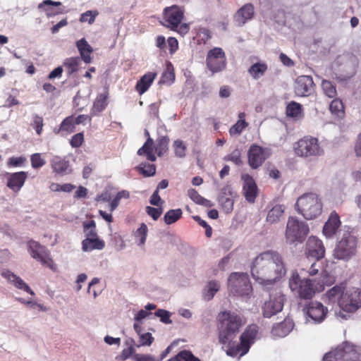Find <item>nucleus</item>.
Wrapping results in <instances>:
<instances>
[{
    "mask_svg": "<svg viewBox=\"0 0 361 361\" xmlns=\"http://www.w3.org/2000/svg\"><path fill=\"white\" fill-rule=\"evenodd\" d=\"M286 269L282 256L276 251L260 253L252 261L251 274L255 281L269 288L284 276Z\"/></svg>",
    "mask_w": 361,
    "mask_h": 361,
    "instance_id": "nucleus-1",
    "label": "nucleus"
},
{
    "mask_svg": "<svg viewBox=\"0 0 361 361\" xmlns=\"http://www.w3.org/2000/svg\"><path fill=\"white\" fill-rule=\"evenodd\" d=\"M324 302L346 312H354L361 307V289L351 288L345 290L343 283L336 285L326 291Z\"/></svg>",
    "mask_w": 361,
    "mask_h": 361,
    "instance_id": "nucleus-2",
    "label": "nucleus"
},
{
    "mask_svg": "<svg viewBox=\"0 0 361 361\" xmlns=\"http://www.w3.org/2000/svg\"><path fill=\"white\" fill-rule=\"evenodd\" d=\"M184 12L183 8L177 5L166 7L163 11L161 24L182 35H185L188 32L190 27L186 23H182Z\"/></svg>",
    "mask_w": 361,
    "mask_h": 361,
    "instance_id": "nucleus-3",
    "label": "nucleus"
},
{
    "mask_svg": "<svg viewBox=\"0 0 361 361\" xmlns=\"http://www.w3.org/2000/svg\"><path fill=\"white\" fill-rule=\"evenodd\" d=\"M298 213L307 220L318 217L322 212V202L319 196L313 192L300 197L295 204Z\"/></svg>",
    "mask_w": 361,
    "mask_h": 361,
    "instance_id": "nucleus-4",
    "label": "nucleus"
},
{
    "mask_svg": "<svg viewBox=\"0 0 361 361\" xmlns=\"http://www.w3.org/2000/svg\"><path fill=\"white\" fill-rule=\"evenodd\" d=\"M228 288L233 295L249 298L252 293L249 275L245 272L231 273L228 279Z\"/></svg>",
    "mask_w": 361,
    "mask_h": 361,
    "instance_id": "nucleus-5",
    "label": "nucleus"
},
{
    "mask_svg": "<svg viewBox=\"0 0 361 361\" xmlns=\"http://www.w3.org/2000/svg\"><path fill=\"white\" fill-rule=\"evenodd\" d=\"M288 285L291 291L298 294L301 299L310 300L315 294L313 281L307 278L301 279L297 271L292 273Z\"/></svg>",
    "mask_w": 361,
    "mask_h": 361,
    "instance_id": "nucleus-6",
    "label": "nucleus"
},
{
    "mask_svg": "<svg viewBox=\"0 0 361 361\" xmlns=\"http://www.w3.org/2000/svg\"><path fill=\"white\" fill-rule=\"evenodd\" d=\"M259 327L256 324L248 326L240 336V342L231 346L227 350V355L232 357H240L246 354L254 343L258 334Z\"/></svg>",
    "mask_w": 361,
    "mask_h": 361,
    "instance_id": "nucleus-7",
    "label": "nucleus"
},
{
    "mask_svg": "<svg viewBox=\"0 0 361 361\" xmlns=\"http://www.w3.org/2000/svg\"><path fill=\"white\" fill-rule=\"evenodd\" d=\"M309 233L308 225L295 217H290L286 230V239L290 244L302 243Z\"/></svg>",
    "mask_w": 361,
    "mask_h": 361,
    "instance_id": "nucleus-8",
    "label": "nucleus"
},
{
    "mask_svg": "<svg viewBox=\"0 0 361 361\" xmlns=\"http://www.w3.org/2000/svg\"><path fill=\"white\" fill-rule=\"evenodd\" d=\"M357 239L350 233L345 232L338 242L334 256L338 259L348 260L356 253Z\"/></svg>",
    "mask_w": 361,
    "mask_h": 361,
    "instance_id": "nucleus-9",
    "label": "nucleus"
},
{
    "mask_svg": "<svg viewBox=\"0 0 361 361\" xmlns=\"http://www.w3.org/2000/svg\"><path fill=\"white\" fill-rule=\"evenodd\" d=\"M324 361H361V348L346 345L326 353Z\"/></svg>",
    "mask_w": 361,
    "mask_h": 361,
    "instance_id": "nucleus-10",
    "label": "nucleus"
},
{
    "mask_svg": "<svg viewBox=\"0 0 361 361\" xmlns=\"http://www.w3.org/2000/svg\"><path fill=\"white\" fill-rule=\"evenodd\" d=\"M294 149L298 156L303 157L318 156L322 153L317 139L314 137H305L300 140L295 144Z\"/></svg>",
    "mask_w": 361,
    "mask_h": 361,
    "instance_id": "nucleus-11",
    "label": "nucleus"
},
{
    "mask_svg": "<svg viewBox=\"0 0 361 361\" xmlns=\"http://www.w3.org/2000/svg\"><path fill=\"white\" fill-rule=\"evenodd\" d=\"M28 248L34 259L52 270L56 269V264L44 246L40 245L37 241L30 240L28 241Z\"/></svg>",
    "mask_w": 361,
    "mask_h": 361,
    "instance_id": "nucleus-12",
    "label": "nucleus"
},
{
    "mask_svg": "<svg viewBox=\"0 0 361 361\" xmlns=\"http://www.w3.org/2000/svg\"><path fill=\"white\" fill-rule=\"evenodd\" d=\"M285 296L280 291H276L270 295L269 299L265 301L262 310L263 315L269 318L283 310Z\"/></svg>",
    "mask_w": 361,
    "mask_h": 361,
    "instance_id": "nucleus-13",
    "label": "nucleus"
},
{
    "mask_svg": "<svg viewBox=\"0 0 361 361\" xmlns=\"http://www.w3.org/2000/svg\"><path fill=\"white\" fill-rule=\"evenodd\" d=\"M302 311L306 316L307 321L312 320L313 323L322 322L327 314V308L317 301L310 302L305 305Z\"/></svg>",
    "mask_w": 361,
    "mask_h": 361,
    "instance_id": "nucleus-14",
    "label": "nucleus"
},
{
    "mask_svg": "<svg viewBox=\"0 0 361 361\" xmlns=\"http://www.w3.org/2000/svg\"><path fill=\"white\" fill-rule=\"evenodd\" d=\"M225 53L221 48L215 47L209 51L207 66L213 73L221 71L224 68Z\"/></svg>",
    "mask_w": 361,
    "mask_h": 361,
    "instance_id": "nucleus-15",
    "label": "nucleus"
},
{
    "mask_svg": "<svg viewBox=\"0 0 361 361\" xmlns=\"http://www.w3.org/2000/svg\"><path fill=\"white\" fill-rule=\"evenodd\" d=\"M305 254L309 259L317 261L322 259L325 255V248L322 240L310 236L306 243Z\"/></svg>",
    "mask_w": 361,
    "mask_h": 361,
    "instance_id": "nucleus-16",
    "label": "nucleus"
},
{
    "mask_svg": "<svg viewBox=\"0 0 361 361\" xmlns=\"http://www.w3.org/2000/svg\"><path fill=\"white\" fill-rule=\"evenodd\" d=\"M314 83L309 75H300L297 78L295 83V92L300 97H307L314 92Z\"/></svg>",
    "mask_w": 361,
    "mask_h": 361,
    "instance_id": "nucleus-17",
    "label": "nucleus"
},
{
    "mask_svg": "<svg viewBox=\"0 0 361 361\" xmlns=\"http://www.w3.org/2000/svg\"><path fill=\"white\" fill-rule=\"evenodd\" d=\"M267 159L265 150L257 145H252L248 151V162L252 169H257Z\"/></svg>",
    "mask_w": 361,
    "mask_h": 361,
    "instance_id": "nucleus-18",
    "label": "nucleus"
},
{
    "mask_svg": "<svg viewBox=\"0 0 361 361\" xmlns=\"http://www.w3.org/2000/svg\"><path fill=\"white\" fill-rule=\"evenodd\" d=\"M6 186L15 192L20 191L27 178V173L19 171L7 173Z\"/></svg>",
    "mask_w": 361,
    "mask_h": 361,
    "instance_id": "nucleus-19",
    "label": "nucleus"
},
{
    "mask_svg": "<svg viewBox=\"0 0 361 361\" xmlns=\"http://www.w3.org/2000/svg\"><path fill=\"white\" fill-rule=\"evenodd\" d=\"M245 323L243 317L239 312H227V336L238 333Z\"/></svg>",
    "mask_w": 361,
    "mask_h": 361,
    "instance_id": "nucleus-20",
    "label": "nucleus"
},
{
    "mask_svg": "<svg viewBox=\"0 0 361 361\" xmlns=\"http://www.w3.org/2000/svg\"><path fill=\"white\" fill-rule=\"evenodd\" d=\"M254 17V6L252 4H247L241 7L234 16V23L236 26L241 27L247 20Z\"/></svg>",
    "mask_w": 361,
    "mask_h": 361,
    "instance_id": "nucleus-21",
    "label": "nucleus"
},
{
    "mask_svg": "<svg viewBox=\"0 0 361 361\" xmlns=\"http://www.w3.org/2000/svg\"><path fill=\"white\" fill-rule=\"evenodd\" d=\"M243 191L245 199L250 202H254L257 193V187L253 178L248 174L243 176Z\"/></svg>",
    "mask_w": 361,
    "mask_h": 361,
    "instance_id": "nucleus-22",
    "label": "nucleus"
},
{
    "mask_svg": "<svg viewBox=\"0 0 361 361\" xmlns=\"http://www.w3.org/2000/svg\"><path fill=\"white\" fill-rule=\"evenodd\" d=\"M341 226V221L338 214L333 211L325 223L323 228V233L326 238H331Z\"/></svg>",
    "mask_w": 361,
    "mask_h": 361,
    "instance_id": "nucleus-23",
    "label": "nucleus"
},
{
    "mask_svg": "<svg viewBox=\"0 0 361 361\" xmlns=\"http://www.w3.org/2000/svg\"><path fill=\"white\" fill-rule=\"evenodd\" d=\"M109 92L105 90L104 92L99 93L93 102L91 109L92 116H98L103 111L108 105Z\"/></svg>",
    "mask_w": 361,
    "mask_h": 361,
    "instance_id": "nucleus-24",
    "label": "nucleus"
},
{
    "mask_svg": "<svg viewBox=\"0 0 361 361\" xmlns=\"http://www.w3.org/2000/svg\"><path fill=\"white\" fill-rule=\"evenodd\" d=\"M156 77L157 73L153 72H148L141 77L135 85V90L140 95L143 94L148 90Z\"/></svg>",
    "mask_w": 361,
    "mask_h": 361,
    "instance_id": "nucleus-25",
    "label": "nucleus"
},
{
    "mask_svg": "<svg viewBox=\"0 0 361 361\" xmlns=\"http://www.w3.org/2000/svg\"><path fill=\"white\" fill-rule=\"evenodd\" d=\"M1 276L13 283L18 289L23 290L30 295H34L33 290L26 284L21 278L7 270L1 273Z\"/></svg>",
    "mask_w": 361,
    "mask_h": 361,
    "instance_id": "nucleus-26",
    "label": "nucleus"
},
{
    "mask_svg": "<svg viewBox=\"0 0 361 361\" xmlns=\"http://www.w3.org/2000/svg\"><path fill=\"white\" fill-rule=\"evenodd\" d=\"M76 47L80 52L81 59L85 63L92 61L91 54L93 51L92 47L88 44L85 38L76 42Z\"/></svg>",
    "mask_w": 361,
    "mask_h": 361,
    "instance_id": "nucleus-27",
    "label": "nucleus"
},
{
    "mask_svg": "<svg viewBox=\"0 0 361 361\" xmlns=\"http://www.w3.org/2000/svg\"><path fill=\"white\" fill-rule=\"evenodd\" d=\"M104 246V241L99 238H86L82 241V249L85 252L102 250Z\"/></svg>",
    "mask_w": 361,
    "mask_h": 361,
    "instance_id": "nucleus-28",
    "label": "nucleus"
},
{
    "mask_svg": "<svg viewBox=\"0 0 361 361\" xmlns=\"http://www.w3.org/2000/svg\"><path fill=\"white\" fill-rule=\"evenodd\" d=\"M137 154L140 156L145 155L150 161H155L157 158L154 153V140L148 137L142 147L137 150Z\"/></svg>",
    "mask_w": 361,
    "mask_h": 361,
    "instance_id": "nucleus-29",
    "label": "nucleus"
},
{
    "mask_svg": "<svg viewBox=\"0 0 361 361\" xmlns=\"http://www.w3.org/2000/svg\"><path fill=\"white\" fill-rule=\"evenodd\" d=\"M75 130V124L74 121V115L66 117L60 124L59 129H54V133L59 134L61 133L71 134Z\"/></svg>",
    "mask_w": 361,
    "mask_h": 361,
    "instance_id": "nucleus-30",
    "label": "nucleus"
},
{
    "mask_svg": "<svg viewBox=\"0 0 361 361\" xmlns=\"http://www.w3.org/2000/svg\"><path fill=\"white\" fill-rule=\"evenodd\" d=\"M226 311H221L216 320L218 338L220 343H226Z\"/></svg>",
    "mask_w": 361,
    "mask_h": 361,
    "instance_id": "nucleus-31",
    "label": "nucleus"
},
{
    "mask_svg": "<svg viewBox=\"0 0 361 361\" xmlns=\"http://www.w3.org/2000/svg\"><path fill=\"white\" fill-rule=\"evenodd\" d=\"M284 208L282 205H276L273 207L269 212L267 216V221L271 224H276L280 221L283 216Z\"/></svg>",
    "mask_w": 361,
    "mask_h": 361,
    "instance_id": "nucleus-32",
    "label": "nucleus"
},
{
    "mask_svg": "<svg viewBox=\"0 0 361 361\" xmlns=\"http://www.w3.org/2000/svg\"><path fill=\"white\" fill-rule=\"evenodd\" d=\"M80 62V57H70L64 61L63 66L68 76L78 71Z\"/></svg>",
    "mask_w": 361,
    "mask_h": 361,
    "instance_id": "nucleus-33",
    "label": "nucleus"
},
{
    "mask_svg": "<svg viewBox=\"0 0 361 361\" xmlns=\"http://www.w3.org/2000/svg\"><path fill=\"white\" fill-rule=\"evenodd\" d=\"M286 114L289 117L300 119L302 117V105L295 102H291L286 107Z\"/></svg>",
    "mask_w": 361,
    "mask_h": 361,
    "instance_id": "nucleus-34",
    "label": "nucleus"
},
{
    "mask_svg": "<svg viewBox=\"0 0 361 361\" xmlns=\"http://www.w3.org/2000/svg\"><path fill=\"white\" fill-rule=\"evenodd\" d=\"M183 215L181 209H170L166 212L164 221L166 224L171 225L178 221Z\"/></svg>",
    "mask_w": 361,
    "mask_h": 361,
    "instance_id": "nucleus-35",
    "label": "nucleus"
},
{
    "mask_svg": "<svg viewBox=\"0 0 361 361\" xmlns=\"http://www.w3.org/2000/svg\"><path fill=\"white\" fill-rule=\"evenodd\" d=\"M169 140L168 136H161L157 138L154 148L159 157L164 155L168 151Z\"/></svg>",
    "mask_w": 361,
    "mask_h": 361,
    "instance_id": "nucleus-36",
    "label": "nucleus"
},
{
    "mask_svg": "<svg viewBox=\"0 0 361 361\" xmlns=\"http://www.w3.org/2000/svg\"><path fill=\"white\" fill-rule=\"evenodd\" d=\"M219 288L220 285L217 281H209L204 290V298L207 300H212L214 298L215 293L219 290Z\"/></svg>",
    "mask_w": 361,
    "mask_h": 361,
    "instance_id": "nucleus-37",
    "label": "nucleus"
},
{
    "mask_svg": "<svg viewBox=\"0 0 361 361\" xmlns=\"http://www.w3.org/2000/svg\"><path fill=\"white\" fill-rule=\"evenodd\" d=\"M244 116V113L239 114L240 119L229 130V133L231 135H239L243 131V130L247 127V123L245 122L244 119H243Z\"/></svg>",
    "mask_w": 361,
    "mask_h": 361,
    "instance_id": "nucleus-38",
    "label": "nucleus"
},
{
    "mask_svg": "<svg viewBox=\"0 0 361 361\" xmlns=\"http://www.w3.org/2000/svg\"><path fill=\"white\" fill-rule=\"evenodd\" d=\"M267 69V66L265 63H256L249 68L248 73L253 78L258 79L264 74Z\"/></svg>",
    "mask_w": 361,
    "mask_h": 361,
    "instance_id": "nucleus-39",
    "label": "nucleus"
},
{
    "mask_svg": "<svg viewBox=\"0 0 361 361\" xmlns=\"http://www.w3.org/2000/svg\"><path fill=\"white\" fill-rule=\"evenodd\" d=\"M168 361H201L196 357L191 352L183 350L178 353L175 357H171Z\"/></svg>",
    "mask_w": 361,
    "mask_h": 361,
    "instance_id": "nucleus-40",
    "label": "nucleus"
},
{
    "mask_svg": "<svg viewBox=\"0 0 361 361\" xmlns=\"http://www.w3.org/2000/svg\"><path fill=\"white\" fill-rule=\"evenodd\" d=\"M329 110L338 117H343L344 115V106L341 100L338 99H335L331 102Z\"/></svg>",
    "mask_w": 361,
    "mask_h": 361,
    "instance_id": "nucleus-41",
    "label": "nucleus"
},
{
    "mask_svg": "<svg viewBox=\"0 0 361 361\" xmlns=\"http://www.w3.org/2000/svg\"><path fill=\"white\" fill-rule=\"evenodd\" d=\"M148 228L145 223H142L140 226L135 232V237L137 240L138 245H143L145 243Z\"/></svg>",
    "mask_w": 361,
    "mask_h": 361,
    "instance_id": "nucleus-42",
    "label": "nucleus"
},
{
    "mask_svg": "<svg viewBox=\"0 0 361 361\" xmlns=\"http://www.w3.org/2000/svg\"><path fill=\"white\" fill-rule=\"evenodd\" d=\"M137 170L144 176L149 177L152 176L156 173V166L153 164L141 163L137 166Z\"/></svg>",
    "mask_w": 361,
    "mask_h": 361,
    "instance_id": "nucleus-43",
    "label": "nucleus"
},
{
    "mask_svg": "<svg viewBox=\"0 0 361 361\" xmlns=\"http://www.w3.org/2000/svg\"><path fill=\"white\" fill-rule=\"evenodd\" d=\"M84 231L86 234V238H98L96 231V224L94 221L90 220L83 223Z\"/></svg>",
    "mask_w": 361,
    "mask_h": 361,
    "instance_id": "nucleus-44",
    "label": "nucleus"
},
{
    "mask_svg": "<svg viewBox=\"0 0 361 361\" xmlns=\"http://www.w3.org/2000/svg\"><path fill=\"white\" fill-rule=\"evenodd\" d=\"M173 147L176 157L180 158L185 157L187 147L181 140H176L173 143Z\"/></svg>",
    "mask_w": 361,
    "mask_h": 361,
    "instance_id": "nucleus-45",
    "label": "nucleus"
},
{
    "mask_svg": "<svg viewBox=\"0 0 361 361\" xmlns=\"http://www.w3.org/2000/svg\"><path fill=\"white\" fill-rule=\"evenodd\" d=\"M51 166L54 172L62 173L67 170L68 167V163L65 160L56 158L53 160Z\"/></svg>",
    "mask_w": 361,
    "mask_h": 361,
    "instance_id": "nucleus-46",
    "label": "nucleus"
},
{
    "mask_svg": "<svg viewBox=\"0 0 361 361\" xmlns=\"http://www.w3.org/2000/svg\"><path fill=\"white\" fill-rule=\"evenodd\" d=\"M322 87L324 93L329 98H334L336 96V87L330 81L324 80L322 82Z\"/></svg>",
    "mask_w": 361,
    "mask_h": 361,
    "instance_id": "nucleus-47",
    "label": "nucleus"
},
{
    "mask_svg": "<svg viewBox=\"0 0 361 361\" xmlns=\"http://www.w3.org/2000/svg\"><path fill=\"white\" fill-rule=\"evenodd\" d=\"M211 37L210 30L205 27H200L196 35L197 41L199 44H205Z\"/></svg>",
    "mask_w": 361,
    "mask_h": 361,
    "instance_id": "nucleus-48",
    "label": "nucleus"
},
{
    "mask_svg": "<svg viewBox=\"0 0 361 361\" xmlns=\"http://www.w3.org/2000/svg\"><path fill=\"white\" fill-rule=\"evenodd\" d=\"M31 166L35 169H38L46 164V160L42 157L41 154L35 153L30 156Z\"/></svg>",
    "mask_w": 361,
    "mask_h": 361,
    "instance_id": "nucleus-49",
    "label": "nucleus"
},
{
    "mask_svg": "<svg viewBox=\"0 0 361 361\" xmlns=\"http://www.w3.org/2000/svg\"><path fill=\"white\" fill-rule=\"evenodd\" d=\"M31 126L35 129L38 135H40L43 130L44 121L43 118L37 114L32 116Z\"/></svg>",
    "mask_w": 361,
    "mask_h": 361,
    "instance_id": "nucleus-50",
    "label": "nucleus"
},
{
    "mask_svg": "<svg viewBox=\"0 0 361 361\" xmlns=\"http://www.w3.org/2000/svg\"><path fill=\"white\" fill-rule=\"evenodd\" d=\"M98 15L97 11H87L81 14L80 21L82 23L87 22L89 24H92L94 22L96 16Z\"/></svg>",
    "mask_w": 361,
    "mask_h": 361,
    "instance_id": "nucleus-51",
    "label": "nucleus"
},
{
    "mask_svg": "<svg viewBox=\"0 0 361 361\" xmlns=\"http://www.w3.org/2000/svg\"><path fill=\"white\" fill-rule=\"evenodd\" d=\"M147 214L150 216L153 220L157 221L162 214L163 209L161 207L155 208L147 206L145 208Z\"/></svg>",
    "mask_w": 361,
    "mask_h": 361,
    "instance_id": "nucleus-52",
    "label": "nucleus"
},
{
    "mask_svg": "<svg viewBox=\"0 0 361 361\" xmlns=\"http://www.w3.org/2000/svg\"><path fill=\"white\" fill-rule=\"evenodd\" d=\"M84 142L83 133H78L75 134L71 139L70 144L72 147H80Z\"/></svg>",
    "mask_w": 361,
    "mask_h": 361,
    "instance_id": "nucleus-53",
    "label": "nucleus"
},
{
    "mask_svg": "<svg viewBox=\"0 0 361 361\" xmlns=\"http://www.w3.org/2000/svg\"><path fill=\"white\" fill-rule=\"evenodd\" d=\"M155 315L160 318L161 322L164 324H171L172 321L170 319V313L169 312L159 309L155 312Z\"/></svg>",
    "mask_w": 361,
    "mask_h": 361,
    "instance_id": "nucleus-54",
    "label": "nucleus"
},
{
    "mask_svg": "<svg viewBox=\"0 0 361 361\" xmlns=\"http://www.w3.org/2000/svg\"><path fill=\"white\" fill-rule=\"evenodd\" d=\"M140 345H150L154 342V337L150 333H145L139 334Z\"/></svg>",
    "mask_w": 361,
    "mask_h": 361,
    "instance_id": "nucleus-55",
    "label": "nucleus"
},
{
    "mask_svg": "<svg viewBox=\"0 0 361 361\" xmlns=\"http://www.w3.org/2000/svg\"><path fill=\"white\" fill-rule=\"evenodd\" d=\"M26 161V159L24 157H11L7 162V164L8 166H22L25 161Z\"/></svg>",
    "mask_w": 361,
    "mask_h": 361,
    "instance_id": "nucleus-56",
    "label": "nucleus"
},
{
    "mask_svg": "<svg viewBox=\"0 0 361 361\" xmlns=\"http://www.w3.org/2000/svg\"><path fill=\"white\" fill-rule=\"evenodd\" d=\"M134 361H159L154 355L136 353L133 355Z\"/></svg>",
    "mask_w": 361,
    "mask_h": 361,
    "instance_id": "nucleus-57",
    "label": "nucleus"
},
{
    "mask_svg": "<svg viewBox=\"0 0 361 361\" xmlns=\"http://www.w3.org/2000/svg\"><path fill=\"white\" fill-rule=\"evenodd\" d=\"M93 116L90 115H85V114H80L78 115L77 117L74 116V121L75 125H85L87 122L90 123L92 121V117Z\"/></svg>",
    "mask_w": 361,
    "mask_h": 361,
    "instance_id": "nucleus-58",
    "label": "nucleus"
},
{
    "mask_svg": "<svg viewBox=\"0 0 361 361\" xmlns=\"http://www.w3.org/2000/svg\"><path fill=\"white\" fill-rule=\"evenodd\" d=\"M99 283V279L98 278H94L91 281V282L89 283V286H88V289H87V293L89 294H92L93 297L94 298L98 295V294L99 293V291L96 290L94 288V286L97 285Z\"/></svg>",
    "mask_w": 361,
    "mask_h": 361,
    "instance_id": "nucleus-59",
    "label": "nucleus"
},
{
    "mask_svg": "<svg viewBox=\"0 0 361 361\" xmlns=\"http://www.w3.org/2000/svg\"><path fill=\"white\" fill-rule=\"evenodd\" d=\"M227 159L233 161L236 165H239L241 164L240 159V151L238 149H235L230 155Z\"/></svg>",
    "mask_w": 361,
    "mask_h": 361,
    "instance_id": "nucleus-60",
    "label": "nucleus"
},
{
    "mask_svg": "<svg viewBox=\"0 0 361 361\" xmlns=\"http://www.w3.org/2000/svg\"><path fill=\"white\" fill-rule=\"evenodd\" d=\"M149 202L151 204L154 206H160L163 204L164 202L161 200L159 195V191L155 190L150 197Z\"/></svg>",
    "mask_w": 361,
    "mask_h": 361,
    "instance_id": "nucleus-61",
    "label": "nucleus"
},
{
    "mask_svg": "<svg viewBox=\"0 0 361 361\" xmlns=\"http://www.w3.org/2000/svg\"><path fill=\"white\" fill-rule=\"evenodd\" d=\"M188 196L190 197V198L193 201L195 202V203L198 204L199 202L200 201L201 198L202 197L199 193L198 192L193 189V188H191L190 190H188Z\"/></svg>",
    "mask_w": 361,
    "mask_h": 361,
    "instance_id": "nucleus-62",
    "label": "nucleus"
},
{
    "mask_svg": "<svg viewBox=\"0 0 361 361\" xmlns=\"http://www.w3.org/2000/svg\"><path fill=\"white\" fill-rule=\"evenodd\" d=\"M170 53L173 54L174 53L178 48V40L175 37H169L167 40Z\"/></svg>",
    "mask_w": 361,
    "mask_h": 361,
    "instance_id": "nucleus-63",
    "label": "nucleus"
},
{
    "mask_svg": "<svg viewBox=\"0 0 361 361\" xmlns=\"http://www.w3.org/2000/svg\"><path fill=\"white\" fill-rule=\"evenodd\" d=\"M97 202H108L111 200V195L109 191H104L96 197Z\"/></svg>",
    "mask_w": 361,
    "mask_h": 361,
    "instance_id": "nucleus-64",
    "label": "nucleus"
}]
</instances>
